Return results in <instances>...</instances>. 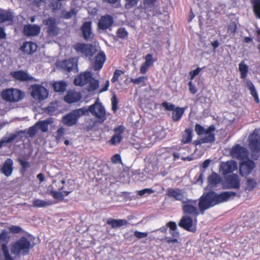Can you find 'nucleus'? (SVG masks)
Wrapping results in <instances>:
<instances>
[{"instance_id": "obj_2", "label": "nucleus", "mask_w": 260, "mask_h": 260, "mask_svg": "<svg viewBox=\"0 0 260 260\" xmlns=\"http://www.w3.org/2000/svg\"><path fill=\"white\" fill-rule=\"evenodd\" d=\"M32 246L31 240L25 237H22L11 244V251L14 255L24 256L29 253Z\"/></svg>"}, {"instance_id": "obj_20", "label": "nucleus", "mask_w": 260, "mask_h": 260, "mask_svg": "<svg viewBox=\"0 0 260 260\" xmlns=\"http://www.w3.org/2000/svg\"><path fill=\"white\" fill-rule=\"evenodd\" d=\"M10 75L15 80L20 82L31 81L34 79V77L30 75L27 72L22 70L12 72Z\"/></svg>"}, {"instance_id": "obj_58", "label": "nucleus", "mask_w": 260, "mask_h": 260, "mask_svg": "<svg viewBox=\"0 0 260 260\" xmlns=\"http://www.w3.org/2000/svg\"><path fill=\"white\" fill-rule=\"evenodd\" d=\"M64 134V128H59L56 132V139L57 141H59Z\"/></svg>"}, {"instance_id": "obj_16", "label": "nucleus", "mask_w": 260, "mask_h": 260, "mask_svg": "<svg viewBox=\"0 0 260 260\" xmlns=\"http://www.w3.org/2000/svg\"><path fill=\"white\" fill-rule=\"evenodd\" d=\"M59 67L63 71L68 72L71 71L76 72L78 68L77 60L74 58L63 60L60 63Z\"/></svg>"}, {"instance_id": "obj_41", "label": "nucleus", "mask_w": 260, "mask_h": 260, "mask_svg": "<svg viewBox=\"0 0 260 260\" xmlns=\"http://www.w3.org/2000/svg\"><path fill=\"white\" fill-rule=\"evenodd\" d=\"M128 34L126 29L123 27L119 28L116 31L117 36L120 39H126L128 37Z\"/></svg>"}, {"instance_id": "obj_43", "label": "nucleus", "mask_w": 260, "mask_h": 260, "mask_svg": "<svg viewBox=\"0 0 260 260\" xmlns=\"http://www.w3.org/2000/svg\"><path fill=\"white\" fill-rule=\"evenodd\" d=\"M201 139V141L203 143H212L215 140V135L214 134H210V135H206V136Z\"/></svg>"}, {"instance_id": "obj_40", "label": "nucleus", "mask_w": 260, "mask_h": 260, "mask_svg": "<svg viewBox=\"0 0 260 260\" xmlns=\"http://www.w3.org/2000/svg\"><path fill=\"white\" fill-rule=\"evenodd\" d=\"M257 184L256 181L255 179L252 178H248L247 180L245 189L248 191H252Z\"/></svg>"}, {"instance_id": "obj_45", "label": "nucleus", "mask_w": 260, "mask_h": 260, "mask_svg": "<svg viewBox=\"0 0 260 260\" xmlns=\"http://www.w3.org/2000/svg\"><path fill=\"white\" fill-rule=\"evenodd\" d=\"M3 254L4 258V260H14V258L12 256L11 254L9 253L8 247H6L5 245L3 246Z\"/></svg>"}, {"instance_id": "obj_11", "label": "nucleus", "mask_w": 260, "mask_h": 260, "mask_svg": "<svg viewBox=\"0 0 260 260\" xmlns=\"http://www.w3.org/2000/svg\"><path fill=\"white\" fill-rule=\"evenodd\" d=\"M166 195L175 201H180L182 203L187 199L186 193L179 188H169L167 190Z\"/></svg>"}, {"instance_id": "obj_21", "label": "nucleus", "mask_w": 260, "mask_h": 260, "mask_svg": "<svg viewBox=\"0 0 260 260\" xmlns=\"http://www.w3.org/2000/svg\"><path fill=\"white\" fill-rule=\"evenodd\" d=\"M249 146L252 152H258L260 151V138L256 134L255 131L251 134L249 137Z\"/></svg>"}, {"instance_id": "obj_62", "label": "nucleus", "mask_w": 260, "mask_h": 260, "mask_svg": "<svg viewBox=\"0 0 260 260\" xmlns=\"http://www.w3.org/2000/svg\"><path fill=\"white\" fill-rule=\"evenodd\" d=\"M38 131V127L36 126V124L30 127L28 131V133L30 137L34 136Z\"/></svg>"}, {"instance_id": "obj_35", "label": "nucleus", "mask_w": 260, "mask_h": 260, "mask_svg": "<svg viewBox=\"0 0 260 260\" xmlns=\"http://www.w3.org/2000/svg\"><path fill=\"white\" fill-rule=\"evenodd\" d=\"M10 240V236L9 235L8 232L4 230L0 234V244H2V250L3 251V246L4 245H5L6 247L7 246V244L8 243Z\"/></svg>"}, {"instance_id": "obj_47", "label": "nucleus", "mask_w": 260, "mask_h": 260, "mask_svg": "<svg viewBox=\"0 0 260 260\" xmlns=\"http://www.w3.org/2000/svg\"><path fill=\"white\" fill-rule=\"evenodd\" d=\"M147 79V77L145 76H141L136 79L131 78V82L135 84L140 85L142 84V85H144L143 83Z\"/></svg>"}, {"instance_id": "obj_46", "label": "nucleus", "mask_w": 260, "mask_h": 260, "mask_svg": "<svg viewBox=\"0 0 260 260\" xmlns=\"http://www.w3.org/2000/svg\"><path fill=\"white\" fill-rule=\"evenodd\" d=\"M253 11L255 15L260 19V0L253 2Z\"/></svg>"}, {"instance_id": "obj_42", "label": "nucleus", "mask_w": 260, "mask_h": 260, "mask_svg": "<svg viewBox=\"0 0 260 260\" xmlns=\"http://www.w3.org/2000/svg\"><path fill=\"white\" fill-rule=\"evenodd\" d=\"M49 194L51 196H52L54 199L62 201L64 198V195L63 194L59 191H57L56 190H54L53 189H51L49 191Z\"/></svg>"}, {"instance_id": "obj_8", "label": "nucleus", "mask_w": 260, "mask_h": 260, "mask_svg": "<svg viewBox=\"0 0 260 260\" xmlns=\"http://www.w3.org/2000/svg\"><path fill=\"white\" fill-rule=\"evenodd\" d=\"M183 204L182 209L185 215L194 216L195 221H197L196 217L200 212L197 207L198 206V201L187 199Z\"/></svg>"}, {"instance_id": "obj_52", "label": "nucleus", "mask_w": 260, "mask_h": 260, "mask_svg": "<svg viewBox=\"0 0 260 260\" xmlns=\"http://www.w3.org/2000/svg\"><path fill=\"white\" fill-rule=\"evenodd\" d=\"M112 109L115 112L117 110L118 100L115 95H113L111 99Z\"/></svg>"}, {"instance_id": "obj_1", "label": "nucleus", "mask_w": 260, "mask_h": 260, "mask_svg": "<svg viewBox=\"0 0 260 260\" xmlns=\"http://www.w3.org/2000/svg\"><path fill=\"white\" fill-rule=\"evenodd\" d=\"M88 83H89L88 89L89 91H93L99 87V81L92 77L90 72L81 73L74 80V84L76 86H83Z\"/></svg>"}, {"instance_id": "obj_12", "label": "nucleus", "mask_w": 260, "mask_h": 260, "mask_svg": "<svg viewBox=\"0 0 260 260\" xmlns=\"http://www.w3.org/2000/svg\"><path fill=\"white\" fill-rule=\"evenodd\" d=\"M196 222L189 215H183L180 219L178 225L183 229L191 232L196 231Z\"/></svg>"}, {"instance_id": "obj_30", "label": "nucleus", "mask_w": 260, "mask_h": 260, "mask_svg": "<svg viewBox=\"0 0 260 260\" xmlns=\"http://www.w3.org/2000/svg\"><path fill=\"white\" fill-rule=\"evenodd\" d=\"M221 178L216 173L213 172L208 177V182L210 187H215L220 183Z\"/></svg>"}, {"instance_id": "obj_9", "label": "nucleus", "mask_w": 260, "mask_h": 260, "mask_svg": "<svg viewBox=\"0 0 260 260\" xmlns=\"http://www.w3.org/2000/svg\"><path fill=\"white\" fill-rule=\"evenodd\" d=\"M43 24L45 25L46 31L50 36H57L60 31V28L57 25V22L54 17H49L43 20Z\"/></svg>"}, {"instance_id": "obj_51", "label": "nucleus", "mask_w": 260, "mask_h": 260, "mask_svg": "<svg viewBox=\"0 0 260 260\" xmlns=\"http://www.w3.org/2000/svg\"><path fill=\"white\" fill-rule=\"evenodd\" d=\"M194 129L198 135H201L205 134V128L199 124H196Z\"/></svg>"}, {"instance_id": "obj_19", "label": "nucleus", "mask_w": 260, "mask_h": 260, "mask_svg": "<svg viewBox=\"0 0 260 260\" xmlns=\"http://www.w3.org/2000/svg\"><path fill=\"white\" fill-rule=\"evenodd\" d=\"M92 22L91 21L85 22L81 27L82 36L86 41L92 40L93 34L91 30Z\"/></svg>"}, {"instance_id": "obj_39", "label": "nucleus", "mask_w": 260, "mask_h": 260, "mask_svg": "<svg viewBox=\"0 0 260 260\" xmlns=\"http://www.w3.org/2000/svg\"><path fill=\"white\" fill-rule=\"evenodd\" d=\"M247 86L248 87L249 89L250 90L251 94L254 98L255 101L257 103H258L259 100L258 98V95L254 85L250 81H249L247 82Z\"/></svg>"}, {"instance_id": "obj_38", "label": "nucleus", "mask_w": 260, "mask_h": 260, "mask_svg": "<svg viewBox=\"0 0 260 260\" xmlns=\"http://www.w3.org/2000/svg\"><path fill=\"white\" fill-rule=\"evenodd\" d=\"M239 70L241 73V78L245 79L248 71V66L245 64L243 61H242L239 64Z\"/></svg>"}, {"instance_id": "obj_48", "label": "nucleus", "mask_w": 260, "mask_h": 260, "mask_svg": "<svg viewBox=\"0 0 260 260\" xmlns=\"http://www.w3.org/2000/svg\"><path fill=\"white\" fill-rule=\"evenodd\" d=\"M161 106L165 109V110L169 111H174L176 108L174 104L169 103L167 102H163L161 104Z\"/></svg>"}, {"instance_id": "obj_54", "label": "nucleus", "mask_w": 260, "mask_h": 260, "mask_svg": "<svg viewBox=\"0 0 260 260\" xmlns=\"http://www.w3.org/2000/svg\"><path fill=\"white\" fill-rule=\"evenodd\" d=\"M10 233L13 234H18L21 232L22 229L19 226L11 225L9 228Z\"/></svg>"}, {"instance_id": "obj_57", "label": "nucleus", "mask_w": 260, "mask_h": 260, "mask_svg": "<svg viewBox=\"0 0 260 260\" xmlns=\"http://www.w3.org/2000/svg\"><path fill=\"white\" fill-rule=\"evenodd\" d=\"M202 70V69L200 68H197L196 70L191 71L189 72L190 79L192 80L194 78V77L197 76L200 71Z\"/></svg>"}, {"instance_id": "obj_50", "label": "nucleus", "mask_w": 260, "mask_h": 260, "mask_svg": "<svg viewBox=\"0 0 260 260\" xmlns=\"http://www.w3.org/2000/svg\"><path fill=\"white\" fill-rule=\"evenodd\" d=\"M123 74V72L121 70H116L113 74V77L111 79V82L112 83H114L117 81L119 77V76Z\"/></svg>"}, {"instance_id": "obj_22", "label": "nucleus", "mask_w": 260, "mask_h": 260, "mask_svg": "<svg viewBox=\"0 0 260 260\" xmlns=\"http://www.w3.org/2000/svg\"><path fill=\"white\" fill-rule=\"evenodd\" d=\"M237 164L234 160H230L225 162H222L220 165V171L222 175L231 173L237 170Z\"/></svg>"}, {"instance_id": "obj_17", "label": "nucleus", "mask_w": 260, "mask_h": 260, "mask_svg": "<svg viewBox=\"0 0 260 260\" xmlns=\"http://www.w3.org/2000/svg\"><path fill=\"white\" fill-rule=\"evenodd\" d=\"M225 186L228 189H239L240 186V180L236 174L229 175L225 178Z\"/></svg>"}, {"instance_id": "obj_61", "label": "nucleus", "mask_w": 260, "mask_h": 260, "mask_svg": "<svg viewBox=\"0 0 260 260\" xmlns=\"http://www.w3.org/2000/svg\"><path fill=\"white\" fill-rule=\"evenodd\" d=\"M156 0H144V5L146 8H153Z\"/></svg>"}, {"instance_id": "obj_56", "label": "nucleus", "mask_w": 260, "mask_h": 260, "mask_svg": "<svg viewBox=\"0 0 260 260\" xmlns=\"http://www.w3.org/2000/svg\"><path fill=\"white\" fill-rule=\"evenodd\" d=\"M134 234L138 239H142L147 237L148 233L147 232H141L136 231L134 232Z\"/></svg>"}, {"instance_id": "obj_37", "label": "nucleus", "mask_w": 260, "mask_h": 260, "mask_svg": "<svg viewBox=\"0 0 260 260\" xmlns=\"http://www.w3.org/2000/svg\"><path fill=\"white\" fill-rule=\"evenodd\" d=\"M67 84L64 81H59L53 84L54 90L56 92H63L66 91Z\"/></svg>"}, {"instance_id": "obj_33", "label": "nucleus", "mask_w": 260, "mask_h": 260, "mask_svg": "<svg viewBox=\"0 0 260 260\" xmlns=\"http://www.w3.org/2000/svg\"><path fill=\"white\" fill-rule=\"evenodd\" d=\"M53 203L51 201H44L40 199H35L33 201V205L37 208H43L52 205Z\"/></svg>"}, {"instance_id": "obj_64", "label": "nucleus", "mask_w": 260, "mask_h": 260, "mask_svg": "<svg viewBox=\"0 0 260 260\" xmlns=\"http://www.w3.org/2000/svg\"><path fill=\"white\" fill-rule=\"evenodd\" d=\"M153 62L154 61L152 60V56L151 54H148L146 55L145 63L151 66L153 64Z\"/></svg>"}, {"instance_id": "obj_5", "label": "nucleus", "mask_w": 260, "mask_h": 260, "mask_svg": "<svg viewBox=\"0 0 260 260\" xmlns=\"http://www.w3.org/2000/svg\"><path fill=\"white\" fill-rule=\"evenodd\" d=\"M86 110L87 115L90 112L98 119V121L100 123H103L107 118L105 108L102 103L98 101V100L88 109L86 108Z\"/></svg>"}, {"instance_id": "obj_63", "label": "nucleus", "mask_w": 260, "mask_h": 260, "mask_svg": "<svg viewBox=\"0 0 260 260\" xmlns=\"http://www.w3.org/2000/svg\"><path fill=\"white\" fill-rule=\"evenodd\" d=\"M154 192V190L150 188H145L139 191L138 194L140 196H142L146 193L151 194Z\"/></svg>"}, {"instance_id": "obj_60", "label": "nucleus", "mask_w": 260, "mask_h": 260, "mask_svg": "<svg viewBox=\"0 0 260 260\" xmlns=\"http://www.w3.org/2000/svg\"><path fill=\"white\" fill-rule=\"evenodd\" d=\"M18 161L22 167L23 170L25 171L27 168L29 167V163L27 161L23 160L21 158H18Z\"/></svg>"}, {"instance_id": "obj_53", "label": "nucleus", "mask_w": 260, "mask_h": 260, "mask_svg": "<svg viewBox=\"0 0 260 260\" xmlns=\"http://www.w3.org/2000/svg\"><path fill=\"white\" fill-rule=\"evenodd\" d=\"M111 161L114 164H121L122 161L120 154H116L112 156L111 157Z\"/></svg>"}, {"instance_id": "obj_26", "label": "nucleus", "mask_w": 260, "mask_h": 260, "mask_svg": "<svg viewBox=\"0 0 260 260\" xmlns=\"http://www.w3.org/2000/svg\"><path fill=\"white\" fill-rule=\"evenodd\" d=\"M13 161L11 158H7L1 169V172L6 177L10 176L13 170Z\"/></svg>"}, {"instance_id": "obj_59", "label": "nucleus", "mask_w": 260, "mask_h": 260, "mask_svg": "<svg viewBox=\"0 0 260 260\" xmlns=\"http://www.w3.org/2000/svg\"><path fill=\"white\" fill-rule=\"evenodd\" d=\"M228 32L230 33H235L237 30V25L234 22H232L228 26Z\"/></svg>"}, {"instance_id": "obj_6", "label": "nucleus", "mask_w": 260, "mask_h": 260, "mask_svg": "<svg viewBox=\"0 0 260 260\" xmlns=\"http://www.w3.org/2000/svg\"><path fill=\"white\" fill-rule=\"evenodd\" d=\"M73 48L78 54L89 58L93 56L96 51L93 45L83 43H76Z\"/></svg>"}, {"instance_id": "obj_3", "label": "nucleus", "mask_w": 260, "mask_h": 260, "mask_svg": "<svg viewBox=\"0 0 260 260\" xmlns=\"http://www.w3.org/2000/svg\"><path fill=\"white\" fill-rule=\"evenodd\" d=\"M86 115H87L86 107H83L72 110L62 117V121L66 125L72 126L77 123L80 117Z\"/></svg>"}, {"instance_id": "obj_29", "label": "nucleus", "mask_w": 260, "mask_h": 260, "mask_svg": "<svg viewBox=\"0 0 260 260\" xmlns=\"http://www.w3.org/2000/svg\"><path fill=\"white\" fill-rule=\"evenodd\" d=\"M37 44L31 42L24 43L21 47L22 51L28 54H32L37 50Z\"/></svg>"}, {"instance_id": "obj_31", "label": "nucleus", "mask_w": 260, "mask_h": 260, "mask_svg": "<svg viewBox=\"0 0 260 260\" xmlns=\"http://www.w3.org/2000/svg\"><path fill=\"white\" fill-rule=\"evenodd\" d=\"M186 107L180 108L177 107L172 113V119L174 121H178L180 120L184 114Z\"/></svg>"}, {"instance_id": "obj_18", "label": "nucleus", "mask_w": 260, "mask_h": 260, "mask_svg": "<svg viewBox=\"0 0 260 260\" xmlns=\"http://www.w3.org/2000/svg\"><path fill=\"white\" fill-rule=\"evenodd\" d=\"M125 127L123 125H119L114 129L115 134L113 135L111 139L109 140V144L113 145H118L122 138V134L124 131Z\"/></svg>"}, {"instance_id": "obj_15", "label": "nucleus", "mask_w": 260, "mask_h": 260, "mask_svg": "<svg viewBox=\"0 0 260 260\" xmlns=\"http://www.w3.org/2000/svg\"><path fill=\"white\" fill-rule=\"evenodd\" d=\"M255 167L254 162L251 160H247L241 162L239 172L242 176H247Z\"/></svg>"}, {"instance_id": "obj_44", "label": "nucleus", "mask_w": 260, "mask_h": 260, "mask_svg": "<svg viewBox=\"0 0 260 260\" xmlns=\"http://www.w3.org/2000/svg\"><path fill=\"white\" fill-rule=\"evenodd\" d=\"M62 17L66 19H69L74 16H76L77 12L74 9H71L70 11H64L62 12Z\"/></svg>"}, {"instance_id": "obj_27", "label": "nucleus", "mask_w": 260, "mask_h": 260, "mask_svg": "<svg viewBox=\"0 0 260 260\" xmlns=\"http://www.w3.org/2000/svg\"><path fill=\"white\" fill-rule=\"evenodd\" d=\"M106 60V55L103 52H100L95 56V60L93 69L94 71H98L100 70L103 66V64Z\"/></svg>"}, {"instance_id": "obj_13", "label": "nucleus", "mask_w": 260, "mask_h": 260, "mask_svg": "<svg viewBox=\"0 0 260 260\" xmlns=\"http://www.w3.org/2000/svg\"><path fill=\"white\" fill-rule=\"evenodd\" d=\"M230 153L234 158L243 160L248 157V150L239 144L234 145L231 149Z\"/></svg>"}, {"instance_id": "obj_7", "label": "nucleus", "mask_w": 260, "mask_h": 260, "mask_svg": "<svg viewBox=\"0 0 260 260\" xmlns=\"http://www.w3.org/2000/svg\"><path fill=\"white\" fill-rule=\"evenodd\" d=\"M2 96L4 100L14 103L21 100L24 98V94L19 89L9 88L2 91Z\"/></svg>"}, {"instance_id": "obj_55", "label": "nucleus", "mask_w": 260, "mask_h": 260, "mask_svg": "<svg viewBox=\"0 0 260 260\" xmlns=\"http://www.w3.org/2000/svg\"><path fill=\"white\" fill-rule=\"evenodd\" d=\"M139 0H125V7L127 9L131 8L137 5Z\"/></svg>"}, {"instance_id": "obj_25", "label": "nucleus", "mask_w": 260, "mask_h": 260, "mask_svg": "<svg viewBox=\"0 0 260 260\" xmlns=\"http://www.w3.org/2000/svg\"><path fill=\"white\" fill-rule=\"evenodd\" d=\"M82 98L81 93L79 92L69 91L64 98V100L68 103L71 104L78 102Z\"/></svg>"}, {"instance_id": "obj_24", "label": "nucleus", "mask_w": 260, "mask_h": 260, "mask_svg": "<svg viewBox=\"0 0 260 260\" xmlns=\"http://www.w3.org/2000/svg\"><path fill=\"white\" fill-rule=\"evenodd\" d=\"M40 27L36 24H27L24 26L23 32L27 36H35L38 35L40 32Z\"/></svg>"}, {"instance_id": "obj_49", "label": "nucleus", "mask_w": 260, "mask_h": 260, "mask_svg": "<svg viewBox=\"0 0 260 260\" xmlns=\"http://www.w3.org/2000/svg\"><path fill=\"white\" fill-rule=\"evenodd\" d=\"M16 138L15 135H12L8 138H5L2 139L0 141V148L3 147L4 143H9L13 141Z\"/></svg>"}, {"instance_id": "obj_28", "label": "nucleus", "mask_w": 260, "mask_h": 260, "mask_svg": "<svg viewBox=\"0 0 260 260\" xmlns=\"http://www.w3.org/2000/svg\"><path fill=\"white\" fill-rule=\"evenodd\" d=\"M107 223L110 225L113 229H117L123 225H127L129 223L125 219H115L108 218Z\"/></svg>"}, {"instance_id": "obj_4", "label": "nucleus", "mask_w": 260, "mask_h": 260, "mask_svg": "<svg viewBox=\"0 0 260 260\" xmlns=\"http://www.w3.org/2000/svg\"><path fill=\"white\" fill-rule=\"evenodd\" d=\"M215 192L209 191L202 195L199 200L198 207L202 214L204 213L206 210L216 205Z\"/></svg>"}, {"instance_id": "obj_10", "label": "nucleus", "mask_w": 260, "mask_h": 260, "mask_svg": "<svg viewBox=\"0 0 260 260\" xmlns=\"http://www.w3.org/2000/svg\"><path fill=\"white\" fill-rule=\"evenodd\" d=\"M31 89V95L36 100L41 101L46 99L48 95V90L41 85H32Z\"/></svg>"}, {"instance_id": "obj_23", "label": "nucleus", "mask_w": 260, "mask_h": 260, "mask_svg": "<svg viewBox=\"0 0 260 260\" xmlns=\"http://www.w3.org/2000/svg\"><path fill=\"white\" fill-rule=\"evenodd\" d=\"M236 196V193L234 191H224L220 194L215 193L216 204L225 202L230 199H234Z\"/></svg>"}, {"instance_id": "obj_34", "label": "nucleus", "mask_w": 260, "mask_h": 260, "mask_svg": "<svg viewBox=\"0 0 260 260\" xmlns=\"http://www.w3.org/2000/svg\"><path fill=\"white\" fill-rule=\"evenodd\" d=\"M51 119H48L43 121H40L36 123V126L40 129L42 132H46L48 131V126L51 123Z\"/></svg>"}, {"instance_id": "obj_14", "label": "nucleus", "mask_w": 260, "mask_h": 260, "mask_svg": "<svg viewBox=\"0 0 260 260\" xmlns=\"http://www.w3.org/2000/svg\"><path fill=\"white\" fill-rule=\"evenodd\" d=\"M114 22V18L112 16L106 14L100 19L98 23V27L102 31L107 29L111 30Z\"/></svg>"}, {"instance_id": "obj_36", "label": "nucleus", "mask_w": 260, "mask_h": 260, "mask_svg": "<svg viewBox=\"0 0 260 260\" xmlns=\"http://www.w3.org/2000/svg\"><path fill=\"white\" fill-rule=\"evenodd\" d=\"M13 16L10 12L1 11L0 12V23L5 21H12Z\"/></svg>"}, {"instance_id": "obj_32", "label": "nucleus", "mask_w": 260, "mask_h": 260, "mask_svg": "<svg viewBox=\"0 0 260 260\" xmlns=\"http://www.w3.org/2000/svg\"><path fill=\"white\" fill-rule=\"evenodd\" d=\"M192 137V131L190 128L186 129L182 135L181 142L187 144L191 142Z\"/></svg>"}]
</instances>
